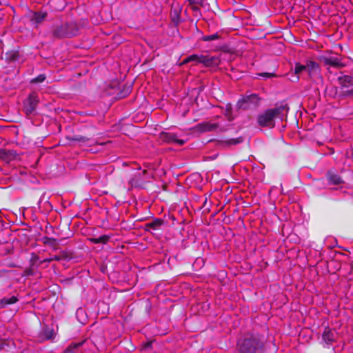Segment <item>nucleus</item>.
Masks as SVG:
<instances>
[{
	"instance_id": "4",
	"label": "nucleus",
	"mask_w": 353,
	"mask_h": 353,
	"mask_svg": "<svg viewBox=\"0 0 353 353\" xmlns=\"http://www.w3.org/2000/svg\"><path fill=\"white\" fill-rule=\"evenodd\" d=\"M39 97L35 93H31L23 101V111L26 115H31L35 112L39 104Z\"/></svg>"
},
{
	"instance_id": "29",
	"label": "nucleus",
	"mask_w": 353,
	"mask_h": 353,
	"mask_svg": "<svg viewBox=\"0 0 353 353\" xmlns=\"http://www.w3.org/2000/svg\"><path fill=\"white\" fill-rule=\"evenodd\" d=\"M202 54H192L188 57V60L194 61L196 63H200V60Z\"/></svg>"
},
{
	"instance_id": "18",
	"label": "nucleus",
	"mask_w": 353,
	"mask_h": 353,
	"mask_svg": "<svg viewBox=\"0 0 353 353\" xmlns=\"http://www.w3.org/2000/svg\"><path fill=\"white\" fill-rule=\"evenodd\" d=\"M19 301V299L16 296H12L10 297H3L0 300V309L4 308L9 305L16 303Z\"/></svg>"
},
{
	"instance_id": "41",
	"label": "nucleus",
	"mask_w": 353,
	"mask_h": 353,
	"mask_svg": "<svg viewBox=\"0 0 353 353\" xmlns=\"http://www.w3.org/2000/svg\"><path fill=\"white\" fill-rule=\"evenodd\" d=\"M26 273H27L28 274H32V272H31V270H26Z\"/></svg>"
},
{
	"instance_id": "1",
	"label": "nucleus",
	"mask_w": 353,
	"mask_h": 353,
	"mask_svg": "<svg viewBox=\"0 0 353 353\" xmlns=\"http://www.w3.org/2000/svg\"><path fill=\"white\" fill-rule=\"evenodd\" d=\"M238 353H264L265 339L258 333L245 334L237 342Z\"/></svg>"
},
{
	"instance_id": "38",
	"label": "nucleus",
	"mask_w": 353,
	"mask_h": 353,
	"mask_svg": "<svg viewBox=\"0 0 353 353\" xmlns=\"http://www.w3.org/2000/svg\"><path fill=\"white\" fill-rule=\"evenodd\" d=\"M5 343L0 341V351L3 349Z\"/></svg>"
},
{
	"instance_id": "14",
	"label": "nucleus",
	"mask_w": 353,
	"mask_h": 353,
	"mask_svg": "<svg viewBox=\"0 0 353 353\" xmlns=\"http://www.w3.org/2000/svg\"><path fill=\"white\" fill-rule=\"evenodd\" d=\"M322 339L327 345H331L335 341L334 332L329 327H325L322 334Z\"/></svg>"
},
{
	"instance_id": "26",
	"label": "nucleus",
	"mask_w": 353,
	"mask_h": 353,
	"mask_svg": "<svg viewBox=\"0 0 353 353\" xmlns=\"http://www.w3.org/2000/svg\"><path fill=\"white\" fill-rule=\"evenodd\" d=\"M339 96L341 99H344L346 97H350L353 96V87L350 89L348 88H341Z\"/></svg>"
},
{
	"instance_id": "19",
	"label": "nucleus",
	"mask_w": 353,
	"mask_h": 353,
	"mask_svg": "<svg viewBox=\"0 0 353 353\" xmlns=\"http://www.w3.org/2000/svg\"><path fill=\"white\" fill-rule=\"evenodd\" d=\"M68 139L70 141L77 142L79 145L86 144L90 141L89 137L80 134H74L73 136L69 137H68Z\"/></svg>"
},
{
	"instance_id": "35",
	"label": "nucleus",
	"mask_w": 353,
	"mask_h": 353,
	"mask_svg": "<svg viewBox=\"0 0 353 353\" xmlns=\"http://www.w3.org/2000/svg\"><path fill=\"white\" fill-rule=\"evenodd\" d=\"M52 258V261H60L61 259V256H59V255H55Z\"/></svg>"
},
{
	"instance_id": "31",
	"label": "nucleus",
	"mask_w": 353,
	"mask_h": 353,
	"mask_svg": "<svg viewBox=\"0 0 353 353\" xmlns=\"http://www.w3.org/2000/svg\"><path fill=\"white\" fill-rule=\"evenodd\" d=\"M210 203H208L207 197L203 203L201 208H203V212L208 213L210 211Z\"/></svg>"
},
{
	"instance_id": "21",
	"label": "nucleus",
	"mask_w": 353,
	"mask_h": 353,
	"mask_svg": "<svg viewBox=\"0 0 353 353\" xmlns=\"http://www.w3.org/2000/svg\"><path fill=\"white\" fill-rule=\"evenodd\" d=\"M110 236L108 234H103L99 237H93L89 239V240L95 244L101 243V244H106L110 239Z\"/></svg>"
},
{
	"instance_id": "17",
	"label": "nucleus",
	"mask_w": 353,
	"mask_h": 353,
	"mask_svg": "<svg viewBox=\"0 0 353 353\" xmlns=\"http://www.w3.org/2000/svg\"><path fill=\"white\" fill-rule=\"evenodd\" d=\"M243 141V138L239 137L235 139H228L219 141V145L223 148L230 147L231 145H237L241 143Z\"/></svg>"
},
{
	"instance_id": "20",
	"label": "nucleus",
	"mask_w": 353,
	"mask_h": 353,
	"mask_svg": "<svg viewBox=\"0 0 353 353\" xmlns=\"http://www.w3.org/2000/svg\"><path fill=\"white\" fill-rule=\"evenodd\" d=\"M19 52L17 50H11L5 53V59L8 62H13L19 59Z\"/></svg>"
},
{
	"instance_id": "24",
	"label": "nucleus",
	"mask_w": 353,
	"mask_h": 353,
	"mask_svg": "<svg viewBox=\"0 0 353 353\" xmlns=\"http://www.w3.org/2000/svg\"><path fill=\"white\" fill-rule=\"evenodd\" d=\"M140 176L141 174L139 173L138 174H135L134 177L129 180V183L131 185V186L136 188L143 187V183L142 180H140Z\"/></svg>"
},
{
	"instance_id": "39",
	"label": "nucleus",
	"mask_w": 353,
	"mask_h": 353,
	"mask_svg": "<svg viewBox=\"0 0 353 353\" xmlns=\"http://www.w3.org/2000/svg\"><path fill=\"white\" fill-rule=\"evenodd\" d=\"M189 62H191L190 61L188 60V57H186L183 61V63L182 64H185V63H189Z\"/></svg>"
},
{
	"instance_id": "8",
	"label": "nucleus",
	"mask_w": 353,
	"mask_h": 353,
	"mask_svg": "<svg viewBox=\"0 0 353 353\" xmlns=\"http://www.w3.org/2000/svg\"><path fill=\"white\" fill-rule=\"evenodd\" d=\"M326 179L330 185H339L345 183L342 176H341L335 170H330L327 172Z\"/></svg>"
},
{
	"instance_id": "13",
	"label": "nucleus",
	"mask_w": 353,
	"mask_h": 353,
	"mask_svg": "<svg viewBox=\"0 0 353 353\" xmlns=\"http://www.w3.org/2000/svg\"><path fill=\"white\" fill-rule=\"evenodd\" d=\"M217 123H212L208 121L201 122L197 124L195 128L200 132H212L218 128Z\"/></svg>"
},
{
	"instance_id": "25",
	"label": "nucleus",
	"mask_w": 353,
	"mask_h": 353,
	"mask_svg": "<svg viewBox=\"0 0 353 353\" xmlns=\"http://www.w3.org/2000/svg\"><path fill=\"white\" fill-rule=\"evenodd\" d=\"M131 90L132 87L130 85H124L122 90L117 94V97L119 99L125 98L130 94Z\"/></svg>"
},
{
	"instance_id": "3",
	"label": "nucleus",
	"mask_w": 353,
	"mask_h": 353,
	"mask_svg": "<svg viewBox=\"0 0 353 353\" xmlns=\"http://www.w3.org/2000/svg\"><path fill=\"white\" fill-rule=\"evenodd\" d=\"M289 107L287 104L265 110L257 117V123L262 128H272L275 125V119L282 118L287 113Z\"/></svg>"
},
{
	"instance_id": "28",
	"label": "nucleus",
	"mask_w": 353,
	"mask_h": 353,
	"mask_svg": "<svg viewBox=\"0 0 353 353\" xmlns=\"http://www.w3.org/2000/svg\"><path fill=\"white\" fill-rule=\"evenodd\" d=\"M46 79L45 74H40L37 77L33 78L31 79L30 83H41L45 81Z\"/></svg>"
},
{
	"instance_id": "42",
	"label": "nucleus",
	"mask_w": 353,
	"mask_h": 353,
	"mask_svg": "<svg viewBox=\"0 0 353 353\" xmlns=\"http://www.w3.org/2000/svg\"><path fill=\"white\" fill-rule=\"evenodd\" d=\"M47 338H48V339H50V338H51V336H50V335H48V336H47Z\"/></svg>"
},
{
	"instance_id": "27",
	"label": "nucleus",
	"mask_w": 353,
	"mask_h": 353,
	"mask_svg": "<svg viewBox=\"0 0 353 353\" xmlns=\"http://www.w3.org/2000/svg\"><path fill=\"white\" fill-rule=\"evenodd\" d=\"M220 37H221L220 34L218 32H216V33L210 34V35L203 36L201 37V40L203 41H211L219 39L220 38Z\"/></svg>"
},
{
	"instance_id": "9",
	"label": "nucleus",
	"mask_w": 353,
	"mask_h": 353,
	"mask_svg": "<svg viewBox=\"0 0 353 353\" xmlns=\"http://www.w3.org/2000/svg\"><path fill=\"white\" fill-rule=\"evenodd\" d=\"M258 95L253 94L249 96H246L238 101V105L239 108L246 109L249 108L250 105L253 103L256 104L259 102Z\"/></svg>"
},
{
	"instance_id": "11",
	"label": "nucleus",
	"mask_w": 353,
	"mask_h": 353,
	"mask_svg": "<svg viewBox=\"0 0 353 353\" xmlns=\"http://www.w3.org/2000/svg\"><path fill=\"white\" fill-rule=\"evenodd\" d=\"M165 221L162 219H154L152 221L145 224L144 230L146 232H151L152 230H159L160 228L164 224Z\"/></svg>"
},
{
	"instance_id": "2",
	"label": "nucleus",
	"mask_w": 353,
	"mask_h": 353,
	"mask_svg": "<svg viewBox=\"0 0 353 353\" xmlns=\"http://www.w3.org/2000/svg\"><path fill=\"white\" fill-rule=\"evenodd\" d=\"M79 32V27L74 21L60 22L52 26L46 37L52 41L71 38L76 36Z\"/></svg>"
},
{
	"instance_id": "37",
	"label": "nucleus",
	"mask_w": 353,
	"mask_h": 353,
	"mask_svg": "<svg viewBox=\"0 0 353 353\" xmlns=\"http://www.w3.org/2000/svg\"><path fill=\"white\" fill-rule=\"evenodd\" d=\"M152 345V343L151 342H148L146 343L145 345H144V347L146 349V348H149Z\"/></svg>"
},
{
	"instance_id": "23",
	"label": "nucleus",
	"mask_w": 353,
	"mask_h": 353,
	"mask_svg": "<svg viewBox=\"0 0 353 353\" xmlns=\"http://www.w3.org/2000/svg\"><path fill=\"white\" fill-rule=\"evenodd\" d=\"M305 71L306 72V65H302L300 63H296L294 66V79H292V81H298L299 80V74L301 72Z\"/></svg>"
},
{
	"instance_id": "32",
	"label": "nucleus",
	"mask_w": 353,
	"mask_h": 353,
	"mask_svg": "<svg viewBox=\"0 0 353 353\" xmlns=\"http://www.w3.org/2000/svg\"><path fill=\"white\" fill-rule=\"evenodd\" d=\"M258 76L264 78H272L276 77V74L274 72H261L259 73Z\"/></svg>"
},
{
	"instance_id": "10",
	"label": "nucleus",
	"mask_w": 353,
	"mask_h": 353,
	"mask_svg": "<svg viewBox=\"0 0 353 353\" xmlns=\"http://www.w3.org/2000/svg\"><path fill=\"white\" fill-rule=\"evenodd\" d=\"M200 63H203L206 67L217 66L220 63V59L217 57L201 55Z\"/></svg>"
},
{
	"instance_id": "7",
	"label": "nucleus",
	"mask_w": 353,
	"mask_h": 353,
	"mask_svg": "<svg viewBox=\"0 0 353 353\" xmlns=\"http://www.w3.org/2000/svg\"><path fill=\"white\" fill-rule=\"evenodd\" d=\"M159 139L165 143H176L179 145H183L185 143V141L177 138V135L175 133L161 132L159 134Z\"/></svg>"
},
{
	"instance_id": "33",
	"label": "nucleus",
	"mask_w": 353,
	"mask_h": 353,
	"mask_svg": "<svg viewBox=\"0 0 353 353\" xmlns=\"http://www.w3.org/2000/svg\"><path fill=\"white\" fill-rule=\"evenodd\" d=\"M39 259V256L37 254H36L35 253H32L31 254V257H30V263H31V265H34L35 263H37V261H38Z\"/></svg>"
},
{
	"instance_id": "16",
	"label": "nucleus",
	"mask_w": 353,
	"mask_h": 353,
	"mask_svg": "<svg viewBox=\"0 0 353 353\" xmlns=\"http://www.w3.org/2000/svg\"><path fill=\"white\" fill-rule=\"evenodd\" d=\"M338 81L341 85V88H353V77L350 75H343L338 77Z\"/></svg>"
},
{
	"instance_id": "30",
	"label": "nucleus",
	"mask_w": 353,
	"mask_h": 353,
	"mask_svg": "<svg viewBox=\"0 0 353 353\" xmlns=\"http://www.w3.org/2000/svg\"><path fill=\"white\" fill-rule=\"evenodd\" d=\"M232 110V105L230 103H228L225 106V114L226 117H228V118L230 121H231L232 119V118H231Z\"/></svg>"
},
{
	"instance_id": "34",
	"label": "nucleus",
	"mask_w": 353,
	"mask_h": 353,
	"mask_svg": "<svg viewBox=\"0 0 353 353\" xmlns=\"http://www.w3.org/2000/svg\"><path fill=\"white\" fill-rule=\"evenodd\" d=\"M175 14L176 17L173 19V21L177 24L179 22V15L178 14L176 11H175Z\"/></svg>"
},
{
	"instance_id": "5",
	"label": "nucleus",
	"mask_w": 353,
	"mask_h": 353,
	"mask_svg": "<svg viewBox=\"0 0 353 353\" xmlns=\"http://www.w3.org/2000/svg\"><path fill=\"white\" fill-rule=\"evenodd\" d=\"M48 13L47 11L39 10L32 11L29 14V19L32 26L37 28L40 26L47 18Z\"/></svg>"
},
{
	"instance_id": "6",
	"label": "nucleus",
	"mask_w": 353,
	"mask_h": 353,
	"mask_svg": "<svg viewBox=\"0 0 353 353\" xmlns=\"http://www.w3.org/2000/svg\"><path fill=\"white\" fill-rule=\"evenodd\" d=\"M319 60L325 66H327V68L330 67L342 68L345 66L339 57L320 56Z\"/></svg>"
},
{
	"instance_id": "36",
	"label": "nucleus",
	"mask_w": 353,
	"mask_h": 353,
	"mask_svg": "<svg viewBox=\"0 0 353 353\" xmlns=\"http://www.w3.org/2000/svg\"><path fill=\"white\" fill-rule=\"evenodd\" d=\"M51 261H52V257L49 258V259H46L43 261H41L39 265L41 264L43 262H51Z\"/></svg>"
},
{
	"instance_id": "12",
	"label": "nucleus",
	"mask_w": 353,
	"mask_h": 353,
	"mask_svg": "<svg viewBox=\"0 0 353 353\" xmlns=\"http://www.w3.org/2000/svg\"><path fill=\"white\" fill-rule=\"evenodd\" d=\"M17 156L16 151L13 150L1 149L0 150V159L6 163H9L15 159Z\"/></svg>"
},
{
	"instance_id": "40",
	"label": "nucleus",
	"mask_w": 353,
	"mask_h": 353,
	"mask_svg": "<svg viewBox=\"0 0 353 353\" xmlns=\"http://www.w3.org/2000/svg\"><path fill=\"white\" fill-rule=\"evenodd\" d=\"M147 172H148V171H147L146 170H143L142 171V174H147Z\"/></svg>"
},
{
	"instance_id": "22",
	"label": "nucleus",
	"mask_w": 353,
	"mask_h": 353,
	"mask_svg": "<svg viewBox=\"0 0 353 353\" xmlns=\"http://www.w3.org/2000/svg\"><path fill=\"white\" fill-rule=\"evenodd\" d=\"M83 343V341L78 343H72L67 347V348L63 351V353H77L78 350L81 346H82Z\"/></svg>"
},
{
	"instance_id": "15",
	"label": "nucleus",
	"mask_w": 353,
	"mask_h": 353,
	"mask_svg": "<svg viewBox=\"0 0 353 353\" xmlns=\"http://www.w3.org/2000/svg\"><path fill=\"white\" fill-rule=\"evenodd\" d=\"M306 72L311 77L320 73L319 65L313 61H307L306 64Z\"/></svg>"
}]
</instances>
